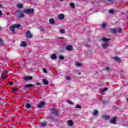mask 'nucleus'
I'll list each match as a JSON object with an SVG mask.
<instances>
[{
	"label": "nucleus",
	"instance_id": "4c0bfd02",
	"mask_svg": "<svg viewBox=\"0 0 128 128\" xmlns=\"http://www.w3.org/2000/svg\"><path fill=\"white\" fill-rule=\"evenodd\" d=\"M116 29H113L112 30V32H114V34H116Z\"/></svg>",
	"mask_w": 128,
	"mask_h": 128
},
{
	"label": "nucleus",
	"instance_id": "5701e85b",
	"mask_svg": "<svg viewBox=\"0 0 128 128\" xmlns=\"http://www.w3.org/2000/svg\"><path fill=\"white\" fill-rule=\"evenodd\" d=\"M18 8H22V4H19L16 5Z\"/></svg>",
	"mask_w": 128,
	"mask_h": 128
},
{
	"label": "nucleus",
	"instance_id": "58836bf2",
	"mask_svg": "<svg viewBox=\"0 0 128 128\" xmlns=\"http://www.w3.org/2000/svg\"><path fill=\"white\" fill-rule=\"evenodd\" d=\"M66 80H70L71 78H70V76H66Z\"/></svg>",
	"mask_w": 128,
	"mask_h": 128
},
{
	"label": "nucleus",
	"instance_id": "c9c22d12",
	"mask_svg": "<svg viewBox=\"0 0 128 128\" xmlns=\"http://www.w3.org/2000/svg\"><path fill=\"white\" fill-rule=\"evenodd\" d=\"M109 12L110 14H114V10H109Z\"/></svg>",
	"mask_w": 128,
	"mask_h": 128
},
{
	"label": "nucleus",
	"instance_id": "f03ea898",
	"mask_svg": "<svg viewBox=\"0 0 128 128\" xmlns=\"http://www.w3.org/2000/svg\"><path fill=\"white\" fill-rule=\"evenodd\" d=\"M34 12V8H32V9H30V8L25 9V10H24V14H32V12Z\"/></svg>",
	"mask_w": 128,
	"mask_h": 128
},
{
	"label": "nucleus",
	"instance_id": "49530a36",
	"mask_svg": "<svg viewBox=\"0 0 128 128\" xmlns=\"http://www.w3.org/2000/svg\"><path fill=\"white\" fill-rule=\"evenodd\" d=\"M36 84L37 86H40V83H36Z\"/></svg>",
	"mask_w": 128,
	"mask_h": 128
},
{
	"label": "nucleus",
	"instance_id": "7c9ffc66",
	"mask_svg": "<svg viewBox=\"0 0 128 128\" xmlns=\"http://www.w3.org/2000/svg\"><path fill=\"white\" fill-rule=\"evenodd\" d=\"M75 108H82V106L77 104L75 107Z\"/></svg>",
	"mask_w": 128,
	"mask_h": 128
},
{
	"label": "nucleus",
	"instance_id": "09e8293b",
	"mask_svg": "<svg viewBox=\"0 0 128 128\" xmlns=\"http://www.w3.org/2000/svg\"><path fill=\"white\" fill-rule=\"evenodd\" d=\"M7 16H10V13H7Z\"/></svg>",
	"mask_w": 128,
	"mask_h": 128
},
{
	"label": "nucleus",
	"instance_id": "412c9836",
	"mask_svg": "<svg viewBox=\"0 0 128 128\" xmlns=\"http://www.w3.org/2000/svg\"><path fill=\"white\" fill-rule=\"evenodd\" d=\"M26 108H32V106H30V104H28V103H26Z\"/></svg>",
	"mask_w": 128,
	"mask_h": 128
},
{
	"label": "nucleus",
	"instance_id": "aec40b11",
	"mask_svg": "<svg viewBox=\"0 0 128 128\" xmlns=\"http://www.w3.org/2000/svg\"><path fill=\"white\" fill-rule=\"evenodd\" d=\"M108 88H103L102 90V91L100 92V94H104V92H106V90H108Z\"/></svg>",
	"mask_w": 128,
	"mask_h": 128
},
{
	"label": "nucleus",
	"instance_id": "e433bc0d",
	"mask_svg": "<svg viewBox=\"0 0 128 128\" xmlns=\"http://www.w3.org/2000/svg\"><path fill=\"white\" fill-rule=\"evenodd\" d=\"M76 64L77 66H82V64H80L79 62H76Z\"/></svg>",
	"mask_w": 128,
	"mask_h": 128
},
{
	"label": "nucleus",
	"instance_id": "a18cd8bd",
	"mask_svg": "<svg viewBox=\"0 0 128 128\" xmlns=\"http://www.w3.org/2000/svg\"><path fill=\"white\" fill-rule=\"evenodd\" d=\"M59 38H61L62 40H64V37H60Z\"/></svg>",
	"mask_w": 128,
	"mask_h": 128
},
{
	"label": "nucleus",
	"instance_id": "9b49d317",
	"mask_svg": "<svg viewBox=\"0 0 128 128\" xmlns=\"http://www.w3.org/2000/svg\"><path fill=\"white\" fill-rule=\"evenodd\" d=\"M25 80H32V77L30 76H27L24 78Z\"/></svg>",
	"mask_w": 128,
	"mask_h": 128
},
{
	"label": "nucleus",
	"instance_id": "473e14b6",
	"mask_svg": "<svg viewBox=\"0 0 128 128\" xmlns=\"http://www.w3.org/2000/svg\"><path fill=\"white\" fill-rule=\"evenodd\" d=\"M6 74H8V71H6V70H4L2 74L6 76Z\"/></svg>",
	"mask_w": 128,
	"mask_h": 128
},
{
	"label": "nucleus",
	"instance_id": "cd10ccee",
	"mask_svg": "<svg viewBox=\"0 0 128 128\" xmlns=\"http://www.w3.org/2000/svg\"><path fill=\"white\" fill-rule=\"evenodd\" d=\"M117 30H118V32H119V33L122 32V28H118L117 29Z\"/></svg>",
	"mask_w": 128,
	"mask_h": 128
},
{
	"label": "nucleus",
	"instance_id": "f8f14e48",
	"mask_svg": "<svg viewBox=\"0 0 128 128\" xmlns=\"http://www.w3.org/2000/svg\"><path fill=\"white\" fill-rule=\"evenodd\" d=\"M25 88H34V84H28L25 85Z\"/></svg>",
	"mask_w": 128,
	"mask_h": 128
},
{
	"label": "nucleus",
	"instance_id": "423d86ee",
	"mask_svg": "<svg viewBox=\"0 0 128 128\" xmlns=\"http://www.w3.org/2000/svg\"><path fill=\"white\" fill-rule=\"evenodd\" d=\"M46 104V102H42L40 104H39L38 105V106L39 108H44V105Z\"/></svg>",
	"mask_w": 128,
	"mask_h": 128
},
{
	"label": "nucleus",
	"instance_id": "4468645a",
	"mask_svg": "<svg viewBox=\"0 0 128 128\" xmlns=\"http://www.w3.org/2000/svg\"><path fill=\"white\" fill-rule=\"evenodd\" d=\"M49 22L51 24H54L56 22L54 21V18H50L49 20Z\"/></svg>",
	"mask_w": 128,
	"mask_h": 128
},
{
	"label": "nucleus",
	"instance_id": "864d4df0",
	"mask_svg": "<svg viewBox=\"0 0 128 128\" xmlns=\"http://www.w3.org/2000/svg\"><path fill=\"white\" fill-rule=\"evenodd\" d=\"M4 79L2 80V81H4Z\"/></svg>",
	"mask_w": 128,
	"mask_h": 128
},
{
	"label": "nucleus",
	"instance_id": "1a4fd4ad",
	"mask_svg": "<svg viewBox=\"0 0 128 128\" xmlns=\"http://www.w3.org/2000/svg\"><path fill=\"white\" fill-rule=\"evenodd\" d=\"M51 112L52 114H54V116H56V114H58V111H56L55 108H52L51 110Z\"/></svg>",
	"mask_w": 128,
	"mask_h": 128
},
{
	"label": "nucleus",
	"instance_id": "72a5a7b5",
	"mask_svg": "<svg viewBox=\"0 0 128 128\" xmlns=\"http://www.w3.org/2000/svg\"><path fill=\"white\" fill-rule=\"evenodd\" d=\"M104 70L106 72H108L110 70V67L106 66Z\"/></svg>",
	"mask_w": 128,
	"mask_h": 128
},
{
	"label": "nucleus",
	"instance_id": "0eeeda50",
	"mask_svg": "<svg viewBox=\"0 0 128 128\" xmlns=\"http://www.w3.org/2000/svg\"><path fill=\"white\" fill-rule=\"evenodd\" d=\"M72 48H73L72 45H68L66 46V50H68L69 52H72Z\"/></svg>",
	"mask_w": 128,
	"mask_h": 128
},
{
	"label": "nucleus",
	"instance_id": "b1692460",
	"mask_svg": "<svg viewBox=\"0 0 128 128\" xmlns=\"http://www.w3.org/2000/svg\"><path fill=\"white\" fill-rule=\"evenodd\" d=\"M2 80H6L8 76L6 75L1 74L0 76Z\"/></svg>",
	"mask_w": 128,
	"mask_h": 128
},
{
	"label": "nucleus",
	"instance_id": "c756f323",
	"mask_svg": "<svg viewBox=\"0 0 128 128\" xmlns=\"http://www.w3.org/2000/svg\"><path fill=\"white\" fill-rule=\"evenodd\" d=\"M70 6L72 8H75L76 7H74V3L70 4Z\"/></svg>",
	"mask_w": 128,
	"mask_h": 128
},
{
	"label": "nucleus",
	"instance_id": "de8ad7c7",
	"mask_svg": "<svg viewBox=\"0 0 128 128\" xmlns=\"http://www.w3.org/2000/svg\"><path fill=\"white\" fill-rule=\"evenodd\" d=\"M108 2H112V0H107Z\"/></svg>",
	"mask_w": 128,
	"mask_h": 128
},
{
	"label": "nucleus",
	"instance_id": "9d476101",
	"mask_svg": "<svg viewBox=\"0 0 128 128\" xmlns=\"http://www.w3.org/2000/svg\"><path fill=\"white\" fill-rule=\"evenodd\" d=\"M68 124L69 126H74V122L72 120H68Z\"/></svg>",
	"mask_w": 128,
	"mask_h": 128
},
{
	"label": "nucleus",
	"instance_id": "f257e3e1",
	"mask_svg": "<svg viewBox=\"0 0 128 128\" xmlns=\"http://www.w3.org/2000/svg\"><path fill=\"white\" fill-rule=\"evenodd\" d=\"M102 42H106L102 45V48H107L108 46V42H110V39L106 37H102Z\"/></svg>",
	"mask_w": 128,
	"mask_h": 128
},
{
	"label": "nucleus",
	"instance_id": "603ef678",
	"mask_svg": "<svg viewBox=\"0 0 128 128\" xmlns=\"http://www.w3.org/2000/svg\"><path fill=\"white\" fill-rule=\"evenodd\" d=\"M127 102H128V98H127Z\"/></svg>",
	"mask_w": 128,
	"mask_h": 128
},
{
	"label": "nucleus",
	"instance_id": "ea45409f",
	"mask_svg": "<svg viewBox=\"0 0 128 128\" xmlns=\"http://www.w3.org/2000/svg\"><path fill=\"white\" fill-rule=\"evenodd\" d=\"M17 90H18V89L16 88H14L12 89V92H17Z\"/></svg>",
	"mask_w": 128,
	"mask_h": 128
},
{
	"label": "nucleus",
	"instance_id": "7ed1b4c3",
	"mask_svg": "<svg viewBox=\"0 0 128 128\" xmlns=\"http://www.w3.org/2000/svg\"><path fill=\"white\" fill-rule=\"evenodd\" d=\"M26 36L27 38H32V34H30V30H28L26 32Z\"/></svg>",
	"mask_w": 128,
	"mask_h": 128
},
{
	"label": "nucleus",
	"instance_id": "c03bdc74",
	"mask_svg": "<svg viewBox=\"0 0 128 128\" xmlns=\"http://www.w3.org/2000/svg\"><path fill=\"white\" fill-rule=\"evenodd\" d=\"M0 44H2V40H0Z\"/></svg>",
	"mask_w": 128,
	"mask_h": 128
},
{
	"label": "nucleus",
	"instance_id": "a19ab883",
	"mask_svg": "<svg viewBox=\"0 0 128 128\" xmlns=\"http://www.w3.org/2000/svg\"><path fill=\"white\" fill-rule=\"evenodd\" d=\"M68 104H74V102H72L70 101H68Z\"/></svg>",
	"mask_w": 128,
	"mask_h": 128
},
{
	"label": "nucleus",
	"instance_id": "dca6fc26",
	"mask_svg": "<svg viewBox=\"0 0 128 128\" xmlns=\"http://www.w3.org/2000/svg\"><path fill=\"white\" fill-rule=\"evenodd\" d=\"M56 58H58V56L56 54H52L51 56L52 60H56Z\"/></svg>",
	"mask_w": 128,
	"mask_h": 128
},
{
	"label": "nucleus",
	"instance_id": "6ab92c4d",
	"mask_svg": "<svg viewBox=\"0 0 128 128\" xmlns=\"http://www.w3.org/2000/svg\"><path fill=\"white\" fill-rule=\"evenodd\" d=\"M44 84H45V86H48V82L44 79L42 80Z\"/></svg>",
	"mask_w": 128,
	"mask_h": 128
},
{
	"label": "nucleus",
	"instance_id": "39448f33",
	"mask_svg": "<svg viewBox=\"0 0 128 128\" xmlns=\"http://www.w3.org/2000/svg\"><path fill=\"white\" fill-rule=\"evenodd\" d=\"M113 60L116 62H122V60L120 58L116 56L113 57Z\"/></svg>",
	"mask_w": 128,
	"mask_h": 128
},
{
	"label": "nucleus",
	"instance_id": "393cba45",
	"mask_svg": "<svg viewBox=\"0 0 128 128\" xmlns=\"http://www.w3.org/2000/svg\"><path fill=\"white\" fill-rule=\"evenodd\" d=\"M98 114V112L97 110H94L92 116H96V114Z\"/></svg>",
	"mask_w": 128,
	"mask_h": 128
},
{
	"label": "nucleus",
	"instance_id": "2f4dec72",
	"mask_svg": "<svg viewBox=\"0 0 128 128\" xmlns=\"http://www.w3.org/2000/svg\"><path fill=\"white\" fill-rule=\"evenodd\" d=\"M101 26H102V28H106V24L104 23H102Z\"/></svg>",
	"mask_w": 128,
	"mask_h": 128
},
{
	"label": "nucleus",
	"instance_id": "8fccbe9b",
	"mask_svg": "<svg viewBox=\"0 0 128 128\" xmlns=\"http://www.w3.org/2000/svg\"><path fill=\"white\" fill-rule=\"evenodd\" d=\"M81 74V73L80 72H78V74Z\"/></svg>",
	"mask_w": 128,
	"mask_h": 128
},
{
	"label": "nucleus",
	"instance_id": "a878e982",
	"mask_svg": "<svg viewBox=\"0 0 128 128\" xmlns=\"http://www.w3.org/2000/svg\"><path fill=\"white\" fill-rule=\"evenodd\" d=\"M24 14L22 13H20L18 14V18H24Z\"/></svg>",
	"mask_w": 128,
	"mask_h": 128
},
{
	"label": "nucleus",
	"instance_id": "37998d69",
	"mask_svg": "<svg viewBox=\"0 0 128 128\" xmlns=\"http://www.w3.org/2000/svg\"><path fill=\"white\" fill-rule=\"evenodd\" d=\"M9 84H10V86H12V84H14V83L12 82H8Z\"/></svg>",
	"mask_w": 128,
	"mask_h": 128
},
{
	"label": "nucleus",
	"instance_id": "c85d7f7f",
	"mask_svg": "<svg viewBox=\"0 0 128 128\" xmlns=\"http://www.w3.org/2000/svg\"><path fill=\"white\" fill-rule=\"evenodd\" d=\"M60 32L61 34H64L66 32V30L64 29H60Z\"/></svg>",
	"mask_w": 128,
	"mask_h": 128
},
{
	"label": "nucleus",
	"instance_id": "a211bd4d",
	"mask_svg": "<svg viewBox=\"0 0 128 128\" xmlns=\"http://www.w3.org/2000/svg\"><path fill=\"white\" fill-rule=\"evenodd\" d=\"M14 26L15 28H20L22 26V25H20V24H14Z\"/></svg>",
	"mask_w": 128,
	"mask_h": 128
},
{
	"label": "nucleus",
	"instance_id": "f704fd0d",
	"mask_svg": "<svg viewBox=\"0 0 128 128\" xmlns=\"http://www.w3.org/2000/svg\"><path fill=\"white\" fill-rule=\"evenodd\" d=\"M59 58H60V60H62L64 58V56H62V55H60Z\"/></svg>",
	"mask_w": 128,
	"mask_h": 128
},
{
	"label": "nucleus",
	"instance_id": "5fc2aeb1",
	"mask_svg": "<svg viewBox=\"0 0 128 128\" xmlns=\"http://www.w3.org/2000/svg\"><path fill=\"white\" fill-rule=\"evenodd\" d=\"M0 30H2V29L0 28Z\"/></svg>",
	"mask_w": 128,
	"mask_h": 128
},
{
	"label": "nucleus",
	"instance_id": "2eb2a0df",
	"mask_svg": "<svg viewBox=\"0 0 128 128\" xmlns=\"http://www.w3.org/2000/svg\"><path fill=\"white\" fill-rule=\"evenodd\" d=\"M20 46H23L24 48V46H26V42H25L22 41L21 42Z\"/></svg>",
	"mask_w": 128,
	"mask_h": 128
},
{
	"label": "nucleus",
	"instance_id": "6e6552de",
	"mask_svg": "<svg viewBox=\"0 0 128 128\" xmlns=\"http://www.w3.org/2000/svg\"><path fill=\"white\" fill-rule=\"evenodd\" d=\"M58 18L62 20L64 18V15L62 14H60L58 16Z\"/></svg>",
	"mask_w": 128,
	"mask_h": 128
},
{
	"label": "nucleus",
	"instance_id": "ddd939ff",
	"mask_svg": "<svg viewBox=\"0 0 128 128\" xmlns=\"http://www.w3.org/2000/svg\"><path fill=\"white\" fill-rule=\"evenodd\" d=\"M46 126V122H42L40 125V128H44Z\"/></svg>",
	"mask_w": 128,
	"mask_h": 128
},
{
	"label": "nucleus",
	"instance_id": "4be33fe9",
	"mask_svg": "<svg viewBox=\"0 0 128 128\" xmlns=\"http://www.w3.org/2000/svg\"><path fill=\"white\" fill-rule=\"evenodd\" d=\"M103 120H108L110 118V116L106 115H103Z\"/></svg>",
	"mask_w": 128,
	"mask_h": 128
},
{
	"label": "nucleus",
	"instance_id": "20e7f679",
	"mask_svg": "<svg viewBox=\"0 0 128 128\" xmlns=\"http://www.w3.org/2000/svg\"><path fill=\"white\" fill-rule=\"evenodd\" d=\"M110 124H116V118H114L110 120Z\"/></svg>",
	"mask_w": 128,
	"mask_h": 128
},
{
	"label": "nucleus",
	"instance_id": "3c124183",
	"mask_svg": "<svg viewBox=\"0 0 128 128\" xmlns=\"http://www.w3.org/2000/svg\"><path fill=\"white\" fill-rule=\"evenodd\" d=\"M60 0L61 2H64V0Z\"/></svg>",
	"mask_w": 128,
	"mask_h": 128
},
{
	"label": "nucleus",
	"instance_id": "79ce46f5",
	"mask_svg": "<svg viewBox=\"0 0 128 128\" xmlns=\"http://www.w3.org/2000/svg\"><path fill=\"white\" fill-rule=\"evenodd\" d=\"M43 72H44L45 74H46V72H48V71H47L45 68H44V69H43Z\"/></svg>",
	"mask_w": 128,
	"mask_h": 128
},
{
	"label": "nucleus",
	"instance_id": "f3484780",
	"mask_svg": "<svg viewBox=\"0 0 128 128\" xmlns=\"http://www.w3.org/2000/svg\"><path fill=\"white\" fill-rule=\"evenodd\" d=\"M14 28H14V26L13 25L12 26H10V30H11V32H16V31H14Z\"/></svg>",
	"mask_w": 128,
	"mask_h": 128
},
{
	"label": "nucleus",
	"instance_id": "bb28decb",
	"mask_svg": "<svg viewBox=\"0 0 128 128\" xmlns=\"http://www.w3.org/2000/svg\"><path fill=\"white\" fill-rule=\"evenodd\" d=\"M122 126H128V121L124 122V123L122 124Z\"/></svg>",
	"mask_w": 128,
	"mask_h": 128
}]
</instances>
